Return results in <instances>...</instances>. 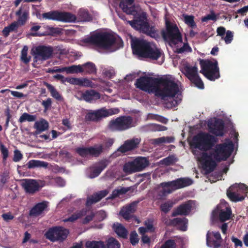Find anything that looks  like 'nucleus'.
<instances>
[{"label":"nucleus","mask_w":248,"mask_h":248,"mask_svg":"<svg viewBox=\"0 0 248 248\" xmlns=\"http://www.w3.org/2000/svg\"><path fill=\"white\" fill-rule=\"evenodd\" d=\"M120 242L115 238L110 237L106 241L104 248H120Z\"/></svg>","instance_id":"obj_40"},{"label":"nucleus","mask_w":248,"mask_h":248,"mask_svg":"<svg viewBox=\"0 0 248 248\" xmlns=\"http://www.w3.org/2000/svg\"><path fill=\"white\" fill-rule=\"evenodd\" d=\"M22 183V186L27 194L34 195L40 191L45 186V182L40 180L25 179Z\"/></svg>","instance_id":"obj_14"},{"label":"nucleus","mask_w":248,"mask_h":248,"mask_svg":"<svg viewBox=\"0 0 248 248\" xmlns=\"http://www.w3.org/2000/svg\"><path fill=\"white\" fill-rule=\"evenodd\" d=\"M127 22L134 29L140 32L156 39L159 37L157 30L154 26H150L147 21L146 14L143 13L133 20L127 21Z\"/></svg>","instance_id":"obj_6"},{"label":"nucleus","mask_w":248,"mask_h":248,"mask_svg":"<svg viewBox=\"0 0 248 248\" xmlns=\"http://www.w3.org/2000/svg\"><path fill=\"white\" fill-rule=\"evenodd\" d=\"M217 139L210 134L200 132L193 136L191 145L203 152L210 151L217 142Z\"/></svg>","instance_id":"obj_5"},{"label":"nucleus","mask_w":248,"mask_h":248,"mask_svg":"<svg viewBox=\"0 0 248 248\" xmlns=\"http://www.w3.org/2000/svg\"><path fill=\"white\" fill-rule=\"evenodd\" d=\"M44 85L46 86L50 92L51 96L57 101H61L63 100L62 95L57 91L55 88L51 84L45 82Z\"/></svg>","instance_id":"obj_34"},{"label":"nucleus","mask_w":248,"mask_h":248,"mask_svg":"<svg viewBox=\"0 0 248 248\" xmlns=\"http://www.w3.org/2000/svg\"><path fill=\"white\" fill-rule=\"evenodd\" d=\"M135 0H124L121 1L119 7L127 15H134L137 12L135 5H132Z\"/></svg>","instance_id":"obj_23"},{"label":"nucleus","mask_w":248,"mask_h":248,"mask_svg":"<svg viewBox=\"0 0 248 248\" xmlns=\"http://www.w3.org/2000/svg\"><path fill=\"white\" fill-rule=\"evenodd\" d=\"M19 25L16 21H14L8 26L5 27L2 30V33L5 37L9 35L10 32H17Z\"/></svg>","instance_id":"obj_37"},{"label":"nucleus","mask_w":248,"mask_h":248,"mask_svg":"<svg viewBox=\"0 0 248 248\" xmlns=\"http://www.w3.org/2000/svg\"><path fill=\"white\" fill-rule=\"evenodd\" d=\"M154 221L152 219H148L144 221V225L145 227L150 232H155V228L153 225Z\"/></svg>","instance_id":"obj_57"},{"label":"nucleus","mask_w":248,"mask_h":248,"mask_svg":"<svg viewBox=\"0 0 248 248\" xmlns=\"http://www.w3.org/2000/svg\"><path fill=\"white\" fill-rule=\"evenodd\" d=\"M80 94V100L83 99L88 102H90L93 100L98 99L100 98L99 93L94 90H87L84 93Z\"/></svg>","instance_id":"obj_26"},{"label":"nucleus","mask_w":248,"mask_h":248,"mask_svg":"<svg viewBox=\"0 0 248 248\" xmlns=\"http://www.w3.org/2000/svg\"><path fill=\"white\" fill-rule=\"evenodd\" d=\"M31 24L32 25L30 29V34L32 36H46L48 34L47 32L40 33L37 32L41 29V27L40 25H37L36 23L31 22Z\"/></svg>","instance_id":"obj_41"},{"label":"nucleus","mask_w":248,"mask_h":248,"mask_svg":"<svg viewBox=\"0 0 248 248\" xmlns=\"http://www.w3.org/2000/svg\"><path fill=\"white\" fill-rule=\"evenodd\" d=\"M209 152L201 154V160L204 169L208 172L213 171L217 166V163L226 161L233 151L234 145L232 141L214 145Z\"/></svg>","instance_id":"obj_2"},{"label":"nucleus","mask_w":248,"mask_h":248,"mask_svg":"<svg viewBox=\"0 0 248 248\" xmlns=\"http://www.w3.org/2000/svg\"><path fill=\"white\" fill-rule=\"evenodd\" d=\"M200 64L202 69L200 73L208 79L215 81L219 78V68L217 60L212 62L209 60L200 59Z\"/></svg>","instance_id":"obj_7"},{"label":"nucleus","mask_w":248,"mask_h":248,"mask_svg":"<svg viewBox=\"0 0 248 248\" xmlns=\"http://www.w3.org/2000/svg\"><path fill=\"white\" fill-rule=\"evenodd\" d=\"M167 226L178 227L182 231H186L187 230L188 219L184 217H176L172 219H169L165 222Z\"/></svg>","instance_id":"obj_19"},{"label":"nucleus","mask_w":248,"mask_h":248,"mask_svg":"<svg viewBox=\"0 0 248 248\" xmlns=\"http://www.w3.org/2000/svg\"><path fill=\"white\" fill-rule=\"evenodd\" d=\"M230 190H228L227 192V196L232 202H236L238 201H242L245 199V196L241 195L239 194V192L234 190H232L230 188Z\"/></svg>","instance_id":"obj_33"},{"label":"nucleus","mask_w":248,"mask_h":248,"mask_svg":"<svg viewBox=\"0 0 248 248\" xmlns=\"http://www.w3.org/2000/svg\"><path fill=\"white\" fill-rule=\"evenodd\" d=\"M85 74H95L96 73V67L92 62H87L82 65Z\"/></svg>","instance_id":"obj_38"},{"label":"nucleus","mask_w":248,"mask_h":248,"mask_svg":"<svg viewBox=\"0 0 248 248\" xmlns=\"http://www.w3.org/2000/svg\"><path fill=\"white\" fill-rule=\"evenodd\" d=\"M9 173L7 171H4L0 175V182L2 186L9 181Z\"/></svg>","instance_id":"obj_58"},{"label":"nucleus","mask_w":248,"mask_h":248,"mask_svg":"<svg viewBox=\"0 0 248 248\" xmlns=\"http://www.w3.org/2000/svg\"><path fill=\"white\" fill-rule=\"evenodd\" d=\"M193 184L192 179L189 178H180L175 180L169 182V183L166 185L170 184L172 186L174 189H180L186 186H189Z\"/></svg>","instance_id":"obj_22"},{"label":"nucleus","mask_w":248,"mask_h":248,"mask_svg":"<svg viewBox=\"0 0 248 248\" xmlns=\"http://www.w3.org/2000/svg\"><path fill=\"white\" fill-rule=\"evenodd\" d=\"M133 53L139 57L157 60L163 53L156 46L145 40L136 38L131 41Z\"/></svg>","instance_id":"obj_4"},{"label":"nucleus","mask_w":248,"mask_h":248,"mask_svg":"<svg viewBox=\"0 0 248 248\" xmlns=\"http://www.w3.org/2000/svg\"><path fill=\"white\" fill-rule=\"evenodd\" d=\"M0 151L2 157V161L4 162L6 161L8 157L9 151L8 149L1 143H0Z\"/></svg>","instance_id":"obj_53"},{"label":"nucleus","mask_w":248,"mask_h":248,"mask_svg":"<svg viewBox=\"0 0 248 248\" xmlns=\"http://www.w3.org/2000/svg\"><path fill=\"white\" fill-rule=\"evenodd\" d=\"M176 244L173 239H169L166 241L160 248H176Z\"/></svg>","instance_id":"obj_55"},{"label":"nucleus","mask_w":248,"mask_h":248,"mask_svg":"<svg viewBox=\"0 0 248 248\" xmlns=\"http://www.w3.org/2000/svg\"><path fill=\"white\" fill-rule=\"evenodd\" d=\"M133 119L129 116H122L111 120L108 124L109 129L112 131H123L132 127Z\"/></svg>","instance_id":"obj_9"},{"label":"nucleus","mask_w":248,"mask_h":248,"mask_svg":"<svg viewBox=\"0 0 248 248\" xmlns=\"http://www.w3.org/2000/svg\"><path fill=\"white\" fill-rule=\"evenodd\" d=\"M138 201L133 202L130 204L124 206L120 212V214L125 220H128L131 218V215L136 210Z\"/></svg>","instance_id":"obj_21"},{"label":"nucleus","mask_w":248,"mask_h":248,"mask_svg":"<svg viewBox=\"0 0 248 248\" xmlns=\"http://www.w3.org/2000/svg\"><path fill=\"white\" fill-rule=\"evenodd\" d=\"M65 71L69 74H78L79 73H83L84 70L82 65H73L68 67H65Z\"/></svg>","instance_id":"obj_42"},{"label":"nucleus","mask_w":248,"mask_h":248,"mask_svg":"<svg viewBox=\"0 0 248 248\" xmlns=\"http://www.w3.org/2000/svg\"><path fill=\"white\" fill-rule=\"evenodd\" d=\"M108 192L107 190H104L96 193L88 198L87 201V205H92L100 201L103 198L106 197Z\"/></svg>","instance_id":"obj_28"},{"label":"nucleus","mask_w":248,"mask_h":248,"mask_svg":"<svg viewBox=\"0 0 248 248\" xmlns=\"http://www.w3.org/2000/svg\"><path fill=\"white\" fill-rule=\"evenodd\" d=\"M87 248H104L105 243L102 241H88L85 244Z\"/></svg>","instance_id":"obj_43"},{"label":"nucleus","mask_w":248,"mask_h":248,"mask_svg":"<svg viewBox=\"0 0 248 248\" xmlns=\"http://www.w3.org/2000/svg\"><path fill=\"white\" fill-rule=\"evenodd\" d=\"M76 152L82 157H87L89 156L98 157L103 152V146L102 144H96L89 147H78L75 149Z\"/></svg>","instance_id":"obj_15"},{"label":"nucleus","mask_w":248,"mask_h":248,"mask_svg":"<svg viewBox=\"0 0 248 248\" xmlns=\"http://www.w3.org/2000/svg\"><path fill=\"white\" fill-rule=\"evenodd\" d=\"M65 81L72 85L79 86V84H81L80 78H66Z\"/></svg>","instance_id":"obj_59"},{"label":"nucleus","mask_w":248,"mask_h":248,"mask_svg":"<svg viewBox=\"0 0 248 248\" xmlns=\"http://www.w3.org/2000/svg\"><path fill=\"white\" fill-rule=\"evenodd\" d=\"M123 170L124 172L128 174L138 171L134 161L125 163L123 167Z\"/></svg>","instance_id":"obj_44"},{"label":"nucleus","mask_w":248,"mask_h":248,"mask_svg":"<svg viewBox=\"0 0 248 248\" xmlns=\"http://www.w3.org/2000/svg\"><path fill=\"white\" fill-rule=\"evenodd\" d=\"M210 20L214 21H216L217 20V15L215 14L214 11H211L210 14L202 17V21L203 22H206Z\"/></svg>","instance_id":"obj_54"},{"label":"nucleus","mask_w":248,"mask_h":248,"mask_svg":"<svg viewBox=\"0 0 248 248\" xmlns=\"http://www.w3.org/2000/svg\"><path fill=\"white\" fill-rule=\"evenodd\" d=\"M81 84H79L80 86H84L87 87H93L94 84L92 81L88 79L87 78H80Z\"/></svg>","instance_id":"obj_60"},{"label":"nucleus","mask_w":248,"mask_h":248,"mask_svg":"<svg viewBox=\"0 0 248 248\" xmlns=\"http://www.w3.org/2000/svg\"><path fill=\"white\" fill-rule=\"evenodd\" d=\"M69 233L68 229L62 226H55L49 228L46 232L45 236L52 242H63L66 239Z\"/></svg>","instance_id":"obj_10"},{"label":"nucleus","mask_w":248,"mask_h":248,"mask_svg":"<svg viewBox=\"0 0 248 248\" xmlns=\"http://www.w3.org/2000/svg\"><path fill=\"white\" fill-rule=\"evenodd\" d=\"M167 183H169V182L162 183L160 184V186L162 187V190H160V192L161 193V195L162 196H166L168 194L171 193L173 190H175L174 189V188L171 185H166Z\"/></svg>","instance_id":"obj_45"},{"label":"nucleus","mask_w":248,"mask_h":248,"mask_svg":"<svg viewBox=\"0 0 248 248\" xmlns=\"http://www.w3.org/2000/svg\"><path fill=\"white\" fill-rule=\"evenodd\" d=\"M135 85L142 91L154 92L156 96L163 100L167 97L173 98L179 92L178 84L168 76L159 78L142 76L136 80Z\"/></svg>","instance_id":"obj_1"},{"label":"nucleus","mask_w":248,"mask_h":248,"mask_svg":"<svg viewBox=\"0 0 248 248\" xmlns=\"http://www.w3.org/2000/svg\"><path fill=\"white\" fill-rule=\"evenodd\" d=\"M88 210L86 208H83L81 210L76 211L74 214H72L68 217L63 220L64 222H73L81 218V217L85 216L87 213Z\"/></svg>","instance_id":"obj_29"},{"label":"nucleus","mask_w":248,"mask_h":248,"mask_svg":"<svg viewBox=\"0 0 248 248\" xmlns=\"http://www.w3.org/2000/svg\"><path fill=\"white\" fill-rule=\"evenodd\" d=\"M28 169L35 168L46 167L48 163L40 160H31L26 165Z\"/></svg>","instance_id":"obj_39"},{"label":"nucleus","mask_w":248,"mask_h":248,"mask_svg":"<svg viewBox=\"0 0 248 248\" xmlns=\"http://www.w3.org/2000/svg\"><path fill=\"white\" fill-rule=\"evenodd\" d=\"M78 16L79 20L82 22H90L93 20V16L87 10L80 9Z\"/></svg>","instance_id":"obj_35"},{"label":"nucleus","mask_w":248,"mask_h":248,"mask_svg":"<svg viewBox=\"0 0 248 248\" xmlns=\"http://www.w3.org/2000/svg\"><path fill=\"white\" fill-rule=\"evenodd\" d=\"M45 19L60 21L65 22H72L76 20V16L68 12H62L58 11H51L42 15Z\"/></svg>","instance_id":"obj_11"},{"label":"nucleus","mask_w":248,"mask_h":248,"mask_svg":"<svg viewBox=\"0 0 248 248\" xmlns=\"http://www.w3.org/2000/svg\"><path fill=\"white\" fill-rule=\"evenodd\" d=\"M184 71L186 77L189 80L199 75L198 73V68L196 66H191L186 65L184 67Z\"/></svg>","instance_id":"obj_31"},{"label":"nucleus","mask_w":248,"mask_h":248,"mask_svg":"<svg viewBox=\"0 0 248 248\" xmlns=\"http://www.w3.org/2000/svg\"><path fill=\"white\" fill-rule=\"evenodd\" d=\"M84 42L105 50H109L113 47L118 49L123 46L121 38L107 31L96 32L85 38Z\"/></svg>","instance_id":"obj_3"},{"label":"nucleus","mask_w":248,"mask_h":248,"mask_svg":"<svg viewBox=\"0 0 248 248\" xmlns=\"http://www.w3.org/2000/svg\"><path fill=\"white\" fill-rule=\"evenodd\" d=\"M232 214L230 207H227L225 209L220 210L218 214V218L220 221L224 222L230 219Z\"/></svg>","instance_id":"obj_36"},{"label":"nucleus","mask_w":248,"mask_h":248,"mask_svg":"<svg viewBox=\"0 0 248 248\" xmlns=\"http://www.w3.org/2000/svg\"><path fill=\"white\" fill-rule=\"evenodd\" d=\"M48 123L44 119H42L40 121L36 122L34 125V127L36 129L35 133L39 134L46 131L48 129Z\"/></svg>","instance_id":"obj_30"},{"label":"nucleus","mask_w":248,"mask_h":248,"mask_svg":"<svg viewBox=\"0 0 248 248\" xmlns=\"http://www.w3.org/2000/svg\"><path fill=\"white\" fill-rule=\"evenodd\" d=\"M184 21L186 24L192 29L196 27V24L194 21L193 16L184 15Z\"/></svg>","instance_id":"obj_49"},{"label":"nucleus","mask_w":248,"mask_h":248,"mask_svg":"<svg viewBox=\"0 0 248 248\" xmlns=\"http://www.w3.org/2000/svg\"><path fill=\"white\" fill-rule=\"evenodd\" d=\"M28 47L27 46H25L23 47L21 53V56H20V59L22 62H23L25 64H27L29 63V62L31 61V57L29 56L28 57Z\"/></svg>","instance_id":"obj_46"},{"label":"nucleus","mask_w":248,"mask_h":248,"mask_svg":"<svg viewBox=\"0 0 248 248\" xmlns=\"http://www.w3.org/2000/svg\"><path fill=\"white\" fill-rule=\"evenodd\" d=\"M233 34L230 31H227L226 32V36L224 38V40L226 44H230L233 40Z\"/></svg>","instance_id":"obj_63"},{"label":"nucleus","mask_w":248,"mask_h":248,"mask_svg":"<svg viewBox=\"0 0 248 248\" xmlns=\"http://www.w3.org/2000/svg\"><path fill=\"white\" fill-rule=\"evenodd\" d=\"M22 158L23 155L19 150H16L14 151V155L13 158V161L15 162H19Z\"/></svg>","instance_id":"obj_64"},{"label":"nucleus","mask_w":248,"mask_h":248,"mask_svg":"<svg viewBox=\"0 0 248 248\" xmlns=\"http://www.w3.org/2000/svg\"><path fill=\"white\" fill-rule=\"evenodd\" d=\"M129 240L132 246H135L139 243V238L136 231H132L130 233Z\"/></svg>","instance_id":"obj_52"},{"label":"nucleus","mask_w":248,"mask_h":248,"mask_svg":"<svg viewBox=\"0 0 248 248\" xmlns=\"http://www.w3.org/2000/svg\"><path fill=\"white\" fill-rule=\"evenodd\" d=\"M133 161L138 171L142 170L149 165V161L145 157H139Z\"/></svg>","instance_id":"obj_32"},{"label":"nucleus","mask_w":248,"mask_h":248,"mask_svg":"<svg viewBox=\"0 0 248 248\" xmlns=\"http://www.w3.org/2000/svg\"><path fill=\"white\" fill-rule=\"evenodd\" d=\"M173 203L171 201L166 202L161 204L160 206V210L166 214L168 213L172 207Z\"/></svg>","instance_id":"obj_51"},{"label":"nucleus","mask_w":248,"mask_h":248,"mask_svg":"<svg viewBox=\"0 0 248 248\" xmlns=\"http://www.w3.org/2000/svg\"><path fill=\"white\" fill-rule=\"evenodd\" d=\"M191 51L192 49L187 43L184 44L182 47L177 49V52L178 53H182L184 52H191Z\"/></svg>","instance_id":"obj_62"},{"label":"nucleus","mask_w":248,"mask_h":248,"mask_svg":"<svg viewBox=\"0 0 248 248\" xmlns=\"http://www.w3.org/2000/svg\"><path fill=\"white\" fill-rule=\"evenodd\" d=\"M36 116L31 115L27 112H24L23 114L20 117L18 122L19 123H22L24 122H33L36 120Z\"/></svg>","instance_id":"obj_47"},{"label":"nucleus","mask_w":248,"mask_h":248,"mask_svg":"<svg viewBox=\"0 0 248 248\" xmlns=\"http://www.w3.org/2000/svg\"><path fill=\"white\" fill-rule=\"evenodd\" d=\"M119 112L118 108L106 109L101 108L96 110H90L85 116L86 121L98 122L102 118L117 114Z\"/></svg>","instance_id":"obj_12"},{"label":"nucleus","mask_w":248,"mask_h":248,"mask_svg":"<svg viewBox=\"0 0 248 248\" xmlns=\"http://www.w3.org/2000/svg\"><path fill=\"white\" fill-rule=\"evenodd\" d=\"M140 142V140L138 138H133L128 140L124 142V143L121 145L118 151L122 153H125L128 151H132L138 147Z\"/></svg>","instance_id":"obj_20"},{"label":"nucleus","mask_w":248,"mask_h":248,"mask_svg":"<svg viewBox=\"0 0 248 248\" xmlns=\"http://www.w3.org/2000/svg\"><path fill=\"white\" fill-rule=\"evenodd\" d=\"M162 161L164 165L169 166L175 163L176 161V158L174 155H171L164 158Z\"/></svg>","instance_id":"obj_56"},{"label":"nucleus","mask_w":248,"mask_h":248,"mask_svg":"<svg viewBox=\"0 0 248 248\" xmlns=\"http://www.w3.org/2000/svg\"><path fill=\"white\" fill-rule=\"evenodd\" d=\"M48 202L43 201L36 204L30 210L29 215L31 217H37L41 215L48 206Z\"/></svg>","instance_id":"obj_24"},{"label":"nucleus","mask_w":248,"mask_h":248,"mask_svg":"<svg viewBox=\"0 0 248 248\" xmlns=\"http://www.w3.org/2000/svg\"><path fill=\"white\" fill-rule=\"evenodd\" d=\"M16 15L18 16L16 22L20 26H24L30 18L29 10H22V7H20L19 10L16 13Z\"/></svg>","instance_id":"obj_25"},{"label":"nucleus","mask_w":248,"mask_h":248,"mask_svg":"<svg viewBox=\"0 0 248 248\" xmlns=\"http://www.w3.org/2000/svg\"><path fill=\"white\" fill-rule=\"evenodd\" d=\"M193 202L191 200L183 203L176 208L171 214L172 217H176L179 215L187 216L190 213Z\"/></svg>","instance_id":"obj_17"},{"label":"nucleus","mask_w":248,"mask_h":248,"mask_svg":"<svg viewBox=\"0 0 248 248\" xmlns=\"http://www.w3.org/2000/svg\"><path fill=\"white\" fill-rule=\"evenodd\" d=\"M48 31L45 32L48 33L47 35H54L55 34H59L61 32V29L58 28L48 27Z\"/></svg>","instance_id":"obj_61"},{"label":"nucleus","mask_w":248,"mask_h":248,"mask_svg":"<svg viewBox=\"0 0 248 248\" xmlns=\"http://www.w3.org/2000/svg\"><path fill=\"white\" fill-rule=\"evenodd\" d=\"M191 83L193 84L194 86L199 89H203L204 88V84L202 79L198 75L194 78H192L189 79Z\"/></svg>","instance_id":"obj_48"},{"label":"nucleus","mask_w":248,"mask_h":248,"mask_svg":"<svg viewBox=\"0 0 248 248\" xmlns=\"http://www.w3.org/2000/svg\"><path fill=\"white\" fill-rule=\"evenodd\" d=\"M209 132L216 136H223L224 133V123L222 119L215 118L209 121L207 124Z\"/></svg>","instance_id":"obj_16"},{"label":"nucleus","mask_w":248,"mask_h":248,"mask_svg":"<svg viewBox=\"0 0 248 248\" xmlns=\"http://www.w3.org/2000/svg\"><path fill=\"white\" fill-rule=\"evenodd\" d=\"M112 228L119 237L123 239H126L127 238L128 231L121 223L118 222L113 223Z\"/></svg>","instance_id":"obj_27"},{"label":"nucleus","mask_w":248,"mask_h":248,"mask_svg":"<svg viewBox=\"0 0 248 248\" xmlns=\"http://www.w3.org/2000/svg\"><path fill=\"white\" fill-rule=\"evenodd\" d=\"M230 188L232 190H234L236 189V190L239 192H242L245 194H247L248 193V187L245 184H240V185H235L234 186H232L230 187Z\"/></svg>","instance_id":"obj_50"},{"label":"nucleus","mask_w":248,"mask_h":248,"mask_svg":"<svg viewBox=\"0 0 248 248\" xmlns=\"http://www.w3.org/2000/svg\"><path fill=\"white\" fill-rule=\"evenodd\" d=\"M165 25L166 30L161 31L164 40L174 45L182 42V35L177 25L168 20L166 21Z\"/></svg>","instance_id":"obj_8"},{"label":"nucleus","mask_w":248,"mask_h":248,"mask_svg":"<svg viewBox=\"0 0 248 248\" xmlns=\"http://www.w3.org/2000/svg\"><path fill=\"white\" fill-rule=\"evenodd\" d=\"M221 235L218 232L208 231L206 234V244L208 247L219 248L221 246Z\"/></svg>","instance_id":"obj_18"},{"label":"nucleus","mask_w":248,"mask_h":248,"mask_svg":"<svg viewBox=\"0 0 248 248\" xmlns=\"http://www.w3.org/2000/svg\"><path fill=\"white\" fill-rule=\"evenodd\" d=\"M53 48L49 46L40 45L32 50L34 62L44 61L50 59L53 53Z\"/></svg>","instance_id":"obj_13"}]
</instances>
